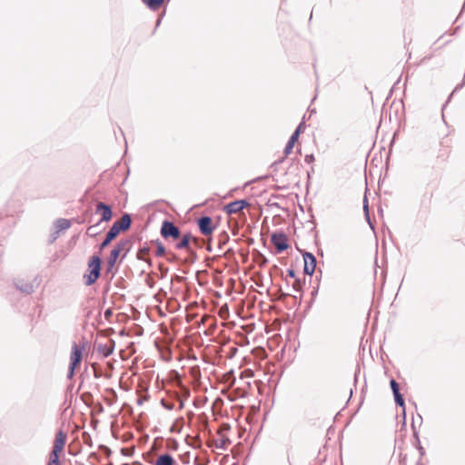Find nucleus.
Here are the masks:
<instances>
[{
	"mask_svg": "<svg viewBox=\"0 0 465 465\" xmlns=\"http://www.w3.org/2000/svg\"><path fill=\"white\" fill-rule=\"evenodd\" d=\"M174 463L173 458L169 453H164L158 456L154 465H174Z\"/></svg>",
	"mask_w": 465,
	"mask_h": 465,
	"instance_id": "16",
	"label": "nucleus"
},
{
	"mask_svg": "<svg viewBox=\"0 0 465 465\" xmlns=\"http://www.w3.org/2000/svg\"><path fill=\"white\" fill-rule=\"evenodd\" d=\"M111 242H112V240L111 239L108 240V237L105 236V238L100 244V247H99L100 250H104L105 247H107L110 244Z\"/></svg>",
	"mask_w": 465,
	"mask_h": 465,
	"instance_id": "28",
	"label": "nucleus"
},
{
	"mask_svg": "<svg viewBox=\"0 0 465 465\" xmlns=\"http://www.w3.org/2000/svg\"><path fill=\"white\" fill-rule=\"evenodd\" d=\"M179 239L180 241L174 245L175 249L185 250L190 255L196 257L195 251L192 246V234L190 232L181 234Z\"/></svg>",
	"mask_w": 465,
	"mask_h": 465,
	"instance_id": "4",
	"label": "nucleus"
},
{
	"mask_svg": "<svg viewBox=\"0 0 465 465\" xmlns=\"http://www.w3.org/2000/svg\"><path fill=\"white\" fill-rule=\"evenodd\" d=\"M149 252H150V247H148V246L141 247L137 252V259L141 260V261H144V262H148L149 264H151V260L146 257L149 254Z\"/></svg>",
	"mask_w": 465,
	"mask_h": 465,
	"instance_id": "18",
	"label": "nucleus"
},
{
	"mask_svg": "<svg viewBox=\"0 0 465 465\" xmlns=\"http://www.w3.org/2000/svg\"><path fill=\"white\" fill-rule=\"evenodd\" d=\"M35 281V279L31 282H27L25 280H17L16 282H15V285L16 289H18L21 292L25 294H31L32 292H35V289L37 286Z\"/></svg>",
	"mask_w": 465,
	"mask_h": 465,
	"instance_id": "8",
	"label": "nucleus"
},
{
	"mask_svg": "<svg viewBox=\"0 0 465 465\" xmlns=\"http://www.w3.org/2000/svg\"><path fill=\"white\" fill-rule=\"evenodd\" d=\"M142 1L152 11L158 10L164 2V0H142Z\"/></svg>",
	"mask_w": 465,
	"mask_h": 465,
	"instance_id": "19",
	"label": "nucleus"
},
{
	"mask_svg": "<svg viewBox=\"0 0 465 465\" xmlns=\"http://www.w3.org/2000/svg\"><path fill=\"white\" fill-rule=\"evenodd\" d=\"M293 146H294V143H290V142L287 143V144H286V146L284 148V154H285V156L288 155L292 152Z\"/></svg>",
	"mask_w": 465,
	"mask_h": 465,
	"instance_id": "26",
	"label": "nucleus"
},
{
	"mask_svg": "<svg viewBox=\"0 0 465 465\" xmlns=\"http://www.w3.org/2000/svg\"><path fill=\"white\" fill-rule=\"evenodd\" d=\"M176 279H177L178 281H181V280H182V277H180V276H176Z\"/></svg>",
	"mask_w": 465,
	"mask_h": 465,
	"instance_id": "42",
	"label": "nucleus"
},
{
	"mask_svg": "<svg viewBox=\"0 0 465 465\" xmlns=\"http://www.w3.org/2000/svg\"><path fill=\"white\" fill-rule=\"evenodd\" d=\"M114 224L119 229L120 232L127 231L132 224V218L129 213H124L120 221H115Z\"/></svg>",
	"mask_w": 465,
	"mask_h": 465,
	"instance_id": "11",
	"label": "nucleus"
},
{
	"mask_svg": "<svg viewBox=\"0 0 465 465\" xmlns=\"http://www.w3.org/2000/svg\"><path fill=\"white\" fill-rule=\"evenodd\" d=\"M161 235L164 239L178 240L181 237V231L173 222L163 221L161 227Z\"/></svg>",
	"mask_w": 465,
	"mask_h": 465,
	"instance_id": "3",
	"label": "nucleus"
},
{
	"mask_svg": "<svg viewBox=\"0 0 465 465\" xmlns=\"http://www.w3.org/2000/svg\"><path fill=\"white\" fill-rule=\"evenodd\" d=\"M393 396H394L396 404L399 405L400 407H402L403 413H405V402H404V399H403L402 395L401 394V392H399L398 394H395Z\"/></svg>",
	"mask_w": 465,
	"mask_h": 465,
	"instance_id": "23",
	"label": "nucleus"
},
{
	"mask_svg": "<svg viewBox=\"0 0 465 465\" xmlns=\"http://www.w3.org/2000/svg\"><path fill=\"white\" fill-rule=\"evenodd\" d=\"M302 123H301L298 127L296 128V130L294 131V133H298V135H300L301 134V131H302Z\"/></svg>",
	"mask_w": 465,
	"mask_h": 465,
	"instance_id": "39",
	"label": "nucleus"
},
{
	"mask_svg": "<svg viewBox=\"0 0 465 465\" xmlns=\"http://www.w3.org/2000/svg\"><path fill=\"white\" fill-rule=\"evenodd\" d=\"M132 242L128 239H121L111 251L110 255L108 257L107 265L108 268L111 269L114 266L119 258L120 254L123 253V258H124L130 251Z\"/></svg>",
	"mask_w": 465,
	"mask_h": 465,
	"instance_id": "1",
	"label": "nucleus"
},
{
	"mask_svg": "<svg viewBox=\"0 0 465 465\" xmlns=\"http://www.w3.org/2000/svg\"><path fill=\"white\" fill-rule=\"evenodd\" d=\"M179 408H180V409H183V401H181V403L179 404Z\"/></svg>",
	"mask_w": 465,
	"mask_h": 465,
	"instance_id": "41",
	"label": "nucleus"
},
{
	"mask_svg": "<svg viewBox=\"0 0 465 465\" xmlns=\"http://www.w3.org/2000/svg\"><path fill=\"white\" fill-rule=\"evenodd\" d=\"M156 244H157V250H156L155 255L158 257L164 255L165 247L163 246V244L160 242H156Z\"/></svg>",
	"mask_w": 465,
	"mask_h": 465,
	"instance_id": "24",
	"label": "nucleus"
},
{
	"mask_svg": "<svg viewBox=\"0 0 465 465\" xmlns=\"http://www.w3.org/2000/svg\"><path fill=\"white\" fill-rule=\"evenodd\" d=\"M287 275L289 277H291V278H293V279H295V276H296L295 272H294L293 269H288L287 270Z\"/></svg>",
	"mask_w": 465,
	"mask_h": 465,
	"instance_id": "36",
	"label": "nucleus"
},
{
	"mask_svg": "<svg viewBox=\"0 0 465 465\" xmlns=\"http://www.w3.org/2000/svg\"><path fill=\"white\" fill-rule=\"evenodd\" d=\"M134 465H143V464L137 463V464H134Z\"/></svg>",
	"mask_w": 465,
	"mask_h": 465,
	"instance_id": "44",
	"label": "nucleus"
},
{
	"mask_svg": "<svg viewBox=\"0 0 465 465\" xmlns=\"http://www.w3.org/2000/svg\"><path fill=\"white\" fill-rule=\"evenodd\" d=\"M101 258L98 255H93L88 262V269L101 274Z\"/></svg>",
	"mask_w": 465,
	"mask_h": 465,
	"instance_id": "13",
	"label": "nucleus"
},
{
	"mask_svg": "<svg viewBox=\"0 0 465 465\" xmlns=\"http://www.w3.org/2000/svg\"><path fill=\"white\" fill-rule=\"evenodd\" d=\"M292 288L295 291H297V292L301 291V289H302V282H301V280L295 279V281H294V282L292 284Z\"/></svg>",
	"mask_w": 465,
	"mask_h": 465,
	"instance_id": "29",
	"label": "nucleus"
},
{
	"mask_svg": "<svg viewBox=\"0 0 465 465\" xmlns=\"http://www.w3.org/2000/svg\"><path fill=\"white\" fill-rule=\"evenodd\" d=\"M100 275L101 274L88 269L87 272L83 275L84 284L86 286L93 285L99 279Z\"/></svg>",
	"mask_w": 465,
	"mask_h": 465,
	"instance_id": "14",
	"label": "nucleus"
},
{
	"mask_svg": "<svg viewBox=\"0 0 465 465\" xmlns=\"http://www.w3.org/2000/svg\"><path fill=\"white\" fill-rule=\"evenodd\" d=\"M119 233V229L116 227L115 224L113 223L112 227L109 229L105 236L108 237V240L111 239L113 241L117 237Z\"/></svg>",
	"mask_w": 465,
	"mask_h": 465,
	"instance_id": "22",
	"label": "nucleus"
},
{
	"mask_svg": "<svg viewBox=\"0 0 465 465\" xmlns=\"http://www.w3.org/2000/svg\"><path fill=\"white\" fill-rule=\"evenodd\" d=\"M250 203L246 200H237L228 203L225 206V211L229 214L237 213L245 207H248Z\"/></svg>",
	"mask_w": 465,
	"mask_h": 465,
	"instance_id": "9",
	"label": "nucleus"
},
{
	"mask_svg": "<svg viewBox=\"0 0 465 465\" xmlns=\"http://www.w3.org/2000/svg\"><path fill=\"white\" fill-rule=\"evenodd\" d=\"M192 246L193 249L199 248L201 246L200 239L192 235Z\"/></svg>",
	"mask_w": 465,
	"mask_h": 465,
	"instance_id": "27",
	"label": "nucleus"
},
{
	"mask_svg": "<svg viewBox=\"0 0 465 465\" xmlns=\"http://www.w3.org/2000/svg\"><path fill=\"white\" fill-rule=\"evenodd\" d=\"M162 403H163V407L169 411L173 409V404H165L163 401H162Z\"/></svg>",
	"mask_w": 465,
	"mask_h": 465,
	"instance_id": "38",
	"label": "nucleus"
},
{
	"mask_svg": "<svg viewBox=\"0 0 465 465\" xmlns=\"http://www.w3.org/2000/svg\"><path fill=\"white\" fill-rule=\"evenodd\" d=\"M102 213V218L100 223L108 222L112 219L113 212L110 205L105 204L103 202H99L96 205V213Z\"/></svg>",
	"mask_w": 465,
	"mask_h": 465,
	"instance_id": "10",
	"label": "nucleus"
},
{
	"mask_svg": "<svg viewBox=\"0 0 465 465\" xmlns=\"http://www.w3.org/2000/svg\"><path fill=\"white\" fill-rule=\"evenodd\" d=\"M298 138H299L298 133H294L293 132V134L291 135V137H290L288 142L292 143L295 144V143L297 142Z\"/></svg>",
	"mask_w": 465,
	"mask_h": 465,
	"instance_id": "31",
	"label": "nucleus"
},
{
	"mask_svg": "<svg viewBox=\"0 0 465 465\" xmlns=\"http://www.w3.org/2000/svg\"><path fill=\"white\" fill-rule=\"evenodd\" d=\"M104 315L105 320L110 321V318L113 315V310L111 308L106 309Z\"/></svg>",
	"mask_w": 465,
	"mask_h": 465,
	"instance_id": "30",
	"label": "nucleus"
},
{
	"mask_svg": "<svg viewBox=\"0 0 465 465\" xmlns=\"http://www.w3.org/2000/svg\"><path fill=\"white\" fill-rule=\"evenodd\" d=\"M391 389L393 392V395L398 394L400 392L399 384L395 380H391L390 381Z\"/></svg>",
	"mask_w": 465,
	"mask_h": 465,
	"instance_id": "25",
	"label": "nucleus"
},
{
	"mask_svg": "<svg viewBox=\"0 0 465 465\" xmlns=\"http://www.w3.org/2000/svg\"><path fill=\"white\" fill-rule=\"evenodd\" d=\"M114 348V341H110V343H108V344H101L100 343L97 345V351L100 354H102L104 357H108L113 353Z\"/></svg>",
	"mask_w": 465,
	"mask_h": 465,
	"instance_id": "15",
	"label": "nucleus"
},
{
	"mask_svg": "<svg viewBox=\"0 0 465 465\" xmlns=\"http://www.w3.org/2000/svg\"><path fill=\"white\" fill-rule=\"evenodd\" d=\"M82 349L79 348L76 342L72 345V351L70 355V364L67 373V378L72 379L74 375V371L82 361Z\"/></svg>",
	"mask_w": 465,
	"mask_h": 465,
	"instance_id": "2",
	"label": "nucleus"
},
{
	"mask_svg": "<svg viewBox=\"0 0 465 465\" xmlns=\"http://www.w3.org/2000/svg\"><path fill=\"white\" fill-rule=\"evenodd\" d=\"M212 218L209 216H202L197 221L201 233L205 236L210 235L213 232V227L212 226Z\"/></svg>",
	"mask_w": 465,
	"mask_h": 465,
	"instance_id": "7",
	"label": "nucleus"
},
{
	"mask_svg": "<svg viewBox=\"0 0 465 465\" xmlns=\"http://www.w3.org/2000/svg\"><path fill=\"white\" fill-rule=\"evenodd\" d=\"M271 242L275 246L277 252L281 253L289 248L288 238L283 232H275L271 236Z\"/></svg>",
	"mask_w": 465,
	"mask_h": 465,
	"instance_id": "5",
	"label": "nucleus"
},
{
	"mask_svg": "<svg viewBox=\"0 0 465 465\" xmlns=\"http://www.w3.org/2000/svg\"><path fill=\"white\" fill-rule=\"evenodd\" d=\"M227 241H228V235L225 233L224 240H222V242H220V244H224Z\"/></svg>",
	"mask_w": 465,
	"mask_h": 465,
	"instance_id": "40",
	"label": "nucleus"
},
{
	"mask_svg": "<svg viewBox=\"0 0 465 465\" xmlns=\"http://www.w3.org/2000/svg\"><path fill=\"white\" fill-rule=\"evenodd\" d=\"M304 161L307 163H311L314 161V156L313 154H307L304 158Z\"/></svg>",
	"mask_w": 465,
	"mask_h": 465,
	"instance_id": "35",
	"label": "nucleus"
},
{
	"mask_svg": "<svg viewBox=\"0 0 465 465\" xmlns=\"http://www.w3.org/2000/svg\"><path fill=\"white\" fill-rule=\"evenodd\" d=\"M60 452L59 450H52L47 465L61 464L59 461Z\"/></svg>",
	"mask_w": 465,
	"mask_h": 465,
	"instance_id": "21",
	"label": "nucleus"
},
{
	"mask_svg": "<svg viewBox=\"0 0 465 465\" xmlns=\"http://www.w3.org/2000/svg\"><path fill=\"white\" fill-rule=\"evenodd\" d=\"M66 440V434L63 432L62 430H59L54 439L53 450H56L59 451H62Z\"/></svg>",
	"mask_w": 465,
	"mask_h": 465,
	"instance_id": "12",
	"label": "nucleus"
},
{
	"mask_svg": "<svg viewBox=\"0 0 465 465\" xmlns=\"http://www.w3.org/2000/svg\"><path fill=\"white\" fill-rule=\"evenodd\" d=\"M231 444V440L227 437L222 436L220 439L214 440V445L217 449L225 450Z\"/></svg>",
	"mask_w": 465,
	"mask_h": 465,
	"instance_id": "20",
	"label": "nucleus"
},
{
	"mask_svg": "<svg viewBox=\"0 0 465 465\" xmlns=\"http://www.w3.org/2000/svg\"><path fill=\"white\" fill-rule=\"evenodd\" d=\"M364 212L366 215L368 216L369 213V208H368V200L366 197H364V206H363Z\"/></svg>",
	"mask_w": 465,
	"mask_h": 465,
	"instance_id": "37",
	"label": "nucleus"
},
{
	"mask_svg": "<svg viewBox=\"0 0 465 465\" xmlns=\"http://www.w3.org/2000/svg\"><path fill=\"white\" fill-rule=\"evenodd\" d=\"M59 236V232L56 230L54 232L50 235V242H54Z\"/></svg>",
	"mask_w": 465,
	"mask_h": 465,
	"instance_id": "32",
	"label": "nucleus"
},
{
	"mask_svg": "<svg viewBox=\"0 0 465 465\" xmlns=\"http://www.w3.org/2000/svg\"><path fill=\"white\" fill-rule=\"evenodd\" d=\"M303 260H304V273L308 275H312L315 272L316 267V258L315 256L308 252H305L302 254Z\"/></svg>",
	"mask_w": 465,
	"mask_h": 465,
	"instance_id": "6",
	"label": "nucleus"
},
{
	"mask_svg": "<svg viewBox=\"0 0 465 465\" xmlns=\"http://www.w3.org/2000/svg\"><path fill=\"white\" fill-rule=\"evenodd\" d=\"M97 227V225H92V226H89L88 229H87V233L90 234V235H94L95 234V228Z\"/></svg>",
	"mask_w": 465,
	"mask_h": 465,
	"instance_id": "33",
	"label": "nucleus"
},
{
	"mask_svg": "<svg viewBox=\"0 0 465 465\" xmlns=\"http://www.w3.org/2000/svg\"><path fill=\"white\" fill-rule=\"evenodd\" d=\"M284 161V157H282L281 159L275 161L272 165L271 168L276 170V167L278 164L282 163Z\"/></svg>",
	"mask_w": 465,
	"mask_h": 465,
	"instance_id": "34",
	"label": "nucleus"
},
{
	"mask_svg": "<svg viewBox=\"0 0 465 465\" xmlns=\"http://www.w3.org/2000/svg\"><path fill=\"white\" fill-rule=\"evenodd\" d=\"M420 452H421V454H422V453H423V447H420Z\"/></svg>",
	"mask_w": 465,
	"mask_h": 465,
	"instance_id": "43",
	"label": "nucleus"
},
{
	"mask_svg": "<svg viewBox=\"0 0 465 465\" xmlns=\"http://www.w3.org/2000/svg\"><path fill=\"white\" fill-rule=\"evenodd\" d=\"M54 226L56 230L60 232L62 231L69 229L71 227V222L68 219L59 218L55 221Z\"/></svg>",
	"mask_w": 465,
	"mask_h": 465,
	"instance_id": "17",
	"label": "nucleus"
}]
</instances>
